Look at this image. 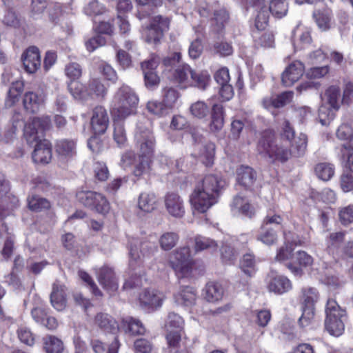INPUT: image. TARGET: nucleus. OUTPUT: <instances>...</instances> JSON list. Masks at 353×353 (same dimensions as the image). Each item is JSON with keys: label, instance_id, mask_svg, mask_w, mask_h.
Wrapping results in <instances>:
<instances>
[{"label": "nucleus", "instance_id": "nucleus-1", "mask_svg": "<svg viewBox=\"0 0 353 353\" xmlns=\"http://www.w3.org/2000/svg\"><path fill=\"white\" fill-rule=\"evenodd\" d=\"M50 128L51 120L48 116L34 117L24 125V137L28 143H36L32 159L37 163H48L51 160V144L48 140L43 139L44 132Z\"/></svg>", "mask_w": 353, "mask_h": 353}, {"label": "nucleus", "instance_id": "nucleus-2", "mask_svg": "<svg viewBox=\"0 0 353 353\" xmlns=\"http://www.w3.org/2000/svg\"><path fill=\"white\" fill-rule=\"evenodd\" d=\"M224 181L215 174L206 175L195 185L190 195V203L194 212L205 213L217 203L221 189Z\"/></svg>", "mask_w": 353, "mask_h": 353}, {"label": "nucleus", "instance_id": "nucleus-3", "mask_svg": "<svg viewBox=\"0 0 353 353\" xmlns=\"http://www.w3.org/2000/svg\"><path fill=\"white\" fill-rule=\"evenodd\" d=\"M291 141L275 139L274 134L270 131H265L257 145L259 152L269 158L285 162L292 157L290 146Z\"/></svg>", "mask_w": 353, "mask_h": 353}, {"label": "nucleus", "instance_id": "nucleus-4", "mask_svg": "<svg viewBox=\"0 0 353 353\" xmlns=\"http://www.w3.org/2000/svg\"><path fill=\"white\" fill-rule=\"evenodd\" d=\"M139 97L128 85H123L116 92L112 104V114L118 119H123L135 113Z\"/></svg>", "mask_w": 353, "mask_h": 353}, {"label": "nucleus", "instance_id": "nucleus-5", "mask_svg": "<svg viewBox=\"0 0 353 353\" xmlns=\"http://www.w3.org/2000/svg\"><path fill=\"white\" fill-rule=\"evenodd\" d=\"M326 318L325 326L327 332L333 336H341L345 330L347 321L346 311L342 309L334 299H329L325 307Z\"/></svg>", "mask_w": 353, "mask_h": 353}, {"label": "nucleus", "instance_id": "nucleus-6", "mask_svg": "<svg viewBox=\"0 0 353 353\" xmlns=\"http://www.w3.org/2000/svg\"><path fill=\"white\" fill-rule=\"evenodd\" d=\"M170 264L179 277L188 276L192 270V260L188 247L176 250L170 256Z\"/></svg>", "mask_w": 353, "mask_h": 353}, {"label": "nucleus", "instance_id": "nucleus-7", "mask_svg": "<svg viewBox=\"0 0 353 353\" xmlns=\"http://www.w3.org/2000/svg\"><path fill=\"white\" fill-rule=\"evenodd\" d=\"M77 199L79 203L101 214L109 212L110 203L101 194L90 190H81L77 193Z\"/></svg>", "mask_w": 353, "mask_h": 353}, {"label": "nucleus", "instance_id": "nucleus-8", "mask_svg": "<svg viewBox=\"0 0 353 353\" xmlns=\"http://www.w3.org/2000/svg\"><path fill=\"white\" fill-rule=\"evenodd\" d=\"M157 250V247L152 242L132 239L130 245V265L133 267L136 263L152 255Z\"/></svg>", "mask_w": 353, "mask_h": 353}, {"label": "nucleus", "instance_id": "nucleus-9", "mask_svg": "<svg viewBox=\"0 0 353 353\" xmlns=\"http://www.w3.org/2000/svg\"><path fill=\"white\" fill-rule=\"evenodd\" d=\"M135 139L139 148V155L150 158L154 151L155 140L150 128L138 124Z\"/></svg>", "mask_w": 353, "mask_h": 353}, {"label": "nucleus", "instance_id": "nucleus-10", "mask_svg": "<svg viewBox=\"0 0 353 353\" xmlns=\"http://www.w3.org/2000/svg\"><path fill=\"white\" fill-rule=\"evenodd\" d=\"M10 183L0 172V210H12L19 204L18 199L10 192Z\"/></svg>", "mask_w": 353, "mask_h": 353}, {"label": "nucleus", "instance_id": "nucleus-11", "mask_svg": "<svg viewBox=\"0 0 353 353\" xmlns=\"http://www.w3.org/2000/svg\"><path fill=\"white\" fill-rule=\"evenodd\" d=\"M267 288L270 292L282 294L292 289V283L286 276L271 272L267 277Z\"/></svg>", "mask_w": 353, "mask_h": 353}, {"label": "nucleus", "instance_id": "nucleus-12", "mask_svg": "<svg viewBox=\"0 0 353 353\" xmlns=\"http://www.w3.org/2000/svg\"><path fill=\"white\" fill-rule=\"evenodd\" d=\"M91 127L95 134H103L107 130L109 118L106 110L102 106H97L92 110Z\"/></svg>", "mask_w": 353, "mask_h": 353}, {"label": "nucleus", "instance_id": "nucleus-13", "mask_svg": "<svg viewBox=\"0 0 353 353\" xmlns=\"http://www.w3.org/2000/svg\"><path fill=\"white\" fill-rule=\"evenodd\" d=\"M167 212L176 218L182 217L185 214L184 203L182 198L176 193L169 192L164 198Z\"/></svg>", "mask_w": 353, "mask_h": 353}, {"label": "nucleus", "instance_id": "nucleus-14", "mask_svg": "<svg viewBox=\"0 0 353 353\" xmlns=\"http://www.w3.org/2000/svg\"><path fill=\"white\" fill-rule=\"evenodd\" d=\"M304 65L299 61H295L286 68L281 75L282 83L289 87L296 82L303 74Z\"/></svg>", "mask_w": 353, "mask_h": 353}, {"label": "nucleus", "instance_id": "nucleus-15", "mask_svg": "<svg viewBox=\"0 0 353 353\" xmlns=\"http://www.w3.org/2000/svg\"><path fill=\"white\" fill-rule=\"evenodd\" d=\"M21 60L26 72L34 73L41 67V57L35 46L28 48L22 54Z\"/></svg>", "mask_w": 353, "mask_h": 353}, {"label": "nucleus", "instance_id": "nucleus-16", "mask_svg": "<svg viewBox=\"0 0 353 353\" xmlns=\"http://www.w3.org/2000/svg\"><path fill=\"white\" fill-rule=\"evenodd\" d=\"M170 79L181 88H188L192 81V69L188 64L179 65L173 71Z\"/></svg>", "mask_w": 353, "mask_h": 353}, {"label": "nucleus", "instance_id": "nucleus-17", "mask_svg": "<svg viewBox=\"0 0 353 353\" xmlns=\"http://www.w3.org/2000/svg\"><path fill=\"white\" fill-rule=\"evenodd\" d=\"M97 273L99 283L110 294L117 290L118 283L111 268L103 267Z\"/></svg>", "mask_w": 353, "mask_h": 353}, {"label": "nucleus", "instance_id": "nucleus-18", "mask_svg": "<svg viewBox=\"0 0 353 353\" xmlns=\"http://www.w3.org/2000/svg\"><path fill=\"white\" fill-rule=\"evenodd\" d=\"M46 96L43 92H26L23 96V103L26 110L30 113L37 112L43 106Z\"/></svg>", "mask_w": 353, "mask_h": 353}, {"label": "nucleus", "instance_id": "nucleus-19", "mask_svg": "<svg viewBox=\"0 0 353 353\" xmlns=\"http://www.w3.org/2000/svg\"><path fill=\"white\" fill-rule=\"evenodd\" d=\"M165 299L163 293L154 290H144L139 295L140 305L143 307L157 308L161 307Z\"/></svg>", "mask_w": 353, "mask_h": 353}, {"label": "nucleus", "instance_id": "nucleus-20", "mask_svg": "<svg viewBox=\"0 0 353 353\" xmlns=\"http://www.w3.org/2000/svg\"><path fill=\"white\" fill-rule=\"evenodd\" d=\"M165 339L170 352L173 353H190L184 346L182 339V331H166Z\"/></svg>", "mask_w": 353, "mask_h": 353}, {"label": "nucleus", "instance_id": "nucleus-21", "mask_svg": "<svg viewBox=\"0 0 353 353\" xmlns=\"http://www.w3.org/2000/svg\"><path fill=\"white\" fill-rule=\"evenodd\" d=\"M336 136L339 139L348 141L342 145L340 157L342 156V150L345 147L353 152V118L350 119V122L343 121L336 131Z\"/></svg>", "mask_w": 353, "mask_h": 353}, {"label": "nucleus", "instance_id": "nucleus-22", "mask_svg": "<svg viewBox=\"0 0 353 353\" xmlns=\"http://www.w3.org/2000/svg\"><path fill=\"white\" fill-rule=\"evenodd\" d=\"M256 179V172L249 166H240L236 170V181L245 189L251 188Z\"/></svg>", "mask_w": 353, "mask_h": 353}, {"label": "nucleus", "instance_id": "nucleus-23", "mask_svg": "<svg viewBox=\"0 0 353 353\" xmlns=\"http://www.w3.org/2000/svg\"><path fill=\"white\" fill-rule=\"evenodd\" d=\"M346 233L343 231L330 233L325 239L326 249L334 257L345 241Z\"/></svg>", "mask_w": 353, "mask_h": 353}, {"label": "nucleus", "instance_id": "nucleus-24", "mask_svg": "<svg viewBox=\"0 0 353 353\" xmlns=\"http://www.w3.org/2000/svg\"><path fill=\"white\" fill-rule=\"evenodd\" d=\"M248 7L254 9L256 13L254 26L258 31L263 30L268 26L270 12L269 11L267 3H263L261 6H256L255 3H248Z\"/></svg>", "mask_w": 353, "mask_h": 353}, {"label": "nucleus", "instance_id": "nucleus-25", "mask_svg": "<svg viewBox=\"0 0 353 353\" xmlns=\"http://www.w3.org/2000/svg\"><path fill=\"white\" fill-rule=\"evenodd\" d=\"M94 323L106 333L116 334L119 330L115 319L106 313H98L95 316Z\"/></svg>", "mask_w": 353, "mask_h": 353}, {"label": "nucleus", "instance_id": "nucleus-26", "mask_svg": "<svg viewBox=\"0 0 353 353\" xmlns=\"http://www.w3.org/2000/svg\"><path fill=\"white\" fill-rule=\"evenodd\" d=\"M50 302L52 307L58 311L63 310L66 307L65 288L54 283L50 294Z\"/></svg>", "mask_w": 353, "mask_h": 353}, {"label": "nucleus", "instance_id": "nucleus-27", "mask_svg": "<svg viewBox=\"0 0 353 353\" xmlns=\"http://www.w3.org/2000/svg\"><path fill=\"white\" fill-rule=\"evenodd\" d=\"M234 239H225L220 248L221 259L225 264H232L237 258L238 252L233 246Z\"/></svg>", "mask_w": 353, "mask_h": 353}, {"label": "nucleus", "instance_id": "nucleus-28", "mask_svg": "<svg viewBox=\"0 0 353 353\" xmlns=\"http://www.w3.org/2000/svg\"><path fill=\"white\" fill-rule=\"evenodd\" d=\"M231 208L234 213H241L249 217H251L254 213V208L250 204L249 201L239 195L234 198Z\"/></svg>", "mask_w": 353, "mask_h": 353}, {"label": "nucleus", "instance_id": "nucleus-29", "mask_svg": "<svg viewBox=\"0 0 353 353\" xmlns=\"http://www.w3.org/2000/svg\"><path fill=\"white\" fill-rule=\"evenodd\" d=\"M158 199L152 192H143L138 199V207L144 212H151L157 207Z\"/></svg>", "mask_w": 353, "mask_h": 353}, {"label": "nucleus", "instance_id": "nucleus-30", "mask_svg": "<svg viewBox=\"0 0 353 353\" xmlns=\"http://www.w3.org/2000/svg\"><path fill=\"white\" fill-rule=\"evenodd\" d=\"M292 92H284L274 98H265L263 100V104L265 108H270L271 107L279 108L289 103L292 101Z\"/></svg>", "mask_w": 353, "mask_h": 353}, {"label": "nucleus", "instance_id": "nucleus-31", "mask_svg": "<svg viewBox=\"0 0 353 353\" xmlns=\"http://www.w3.org/2000/svg\"><path fill=\"white\" fill-rule=\"evenodd\" d=\"M174 299L176 303L179 305H192L196 300L195 291L189 286L181 287L179 291L174 294Z\"/></svg>", "mask_w": 353, "mask_h": 353}, {"label": "nucleus", "instance_id": "nucleus-32", "mask_svg": "<svg viewBox=\"0 0 353 353\" xmlns=\"http://www.w3.org/2000/svg\"><path fill=\"white\" fill-rule=\"evenodd\" d=\"M121 326L125 332H128L132 335H142L145 332L143 323L139 319L131 316L123 319Z\"/></svg>", "mask_w": 353, "mask_h": 353}, {"label": "nucleus", "instance_id": "nucleus-33", "mask_svg": "<svg viewBox=\"0 0 353 353\" xmlns=\"http://www.w3.org/2000/svg\"><path fill=\"white\" fill-rule=\"evenodd\" d=\"M325 95L330 107L335 110H339L341 104L343 103V98H341V90L339 86H330L326 90Z\"/></svg>", "mask_w": 353, "mask_h": 353}, {"label": "nucleus", "instance_id": "nucleus-34", "mask_svg": "<svg viewBox=\"0 0 353 353\" xmlns=\"http://www.w3.org/2000/svg\"><path fill=\"white\" fill-rule=\"evenodd\" d=\"M223 295V290L221 285L209 283L204 289V298L208 302H216L221 300Z\"/></svg>", "mask_w": 353, "mask_h": 353}, {"label": "nucleus", "instance_id": "nucleus-35", "mask_svg": "<svg viewBox=\"0 0 353 353\" xmlns=\"http://www.w3.org/2000/svg\"><path fill=\"white\" fill-rule=\"evenodd\" d=\"M307 145V137L306 134L301 133L294 143L291 142L290 148H292V157H300L303 156L306 152Z\"/></svg>", "mask_w": 353, "mask_h": 353}, {"label": "nucleus", "instance_id": "nucleus-36", "mask_svg": "<svg viewBox=\"0 0 353 353\" xmlns=\"http://www.w3.org/2000/svg\"><path fill=\"white\" fill-rule=\"evenodd\" d=\"M56 150L61 156L65 157H72L76 153V143L74 140H60L57 143Z\"/></svg>", "mask_w": 353, "mask_h": 353}, {"label": "nucleus", "instance_id": "nucleus-37", "mask_svg": "<svg viewBox=\"0 0 353 353\" xmlns=\"http://www.w3.org/2000/svg\"><path fill=\"white\" fill-rule=\"evenodd\" d=\"M43 347L46 353H62L63 343L57 337L48 335L43 338Z\"/></svg>", "mask_w": 353, "mask_h": 353}, {"label": "nucleus", "instance_id": "nucleus-38", "mask_svg": "<svg viewBox=\"0 0 353 353\" xmlns=\"http://www.w3.org/2000/svg\"><path fill=\"white\" fill-rule=\"evenodd\" d=\"M224 123L223 108L220 104H214L212 110V121L210 128L212 130H220Z\"/></svg>", "mask_w": 353, "mask_h": 353}, {"label": "nucleus", "instance_id": "nucleus-39", "mask_svg": "<svg viewBox=\"0 0 353 353\" xmlns=\"http://www.w3.org/2000/svg\"><path fill=\"white\" fill-rule=\"evenodd\" d=\"M192 80L190 86H194L201 90H205L211 81V78L210 74L206 70L196 72L192 70Z\"/></svg>", "mask_w": 353, "mask_h": 353}, {"label": "nucleus", "instance_id": "nucleus-40", "mask_svg": "<svg viewBox=\"0 0 353 353\" xmlns=\"http://www.w3.org/2000/svg\"><path fill=\"white\" fill-rule=\"evenodd\" d=\"M241 270L248 276H252L256 272V261L251 253L243 254L239 264Z\"/></svg>", "mask_w": 353, "mask_h": 353}, {"label": "nucleus", "instance_id": "nucleus-41", "mask_svg": "<svg viewBox=\"0 0 353 353\" xmlns=\"http://www.w3.org/2000/svg\"><path fill=\"white\" fill-rule=\"evenodd\" d=\"M314 17L315 18L317 26L322 30H326L330 28V21L332 19V11L328 8L319 10L314 12Z\"/></svg>", "mask_w": 353, "mask_h": 353}, {"label": "nucleus", "instance_id": "nucleus-42", "mask_svg": "<svg viewBox=\"0 0 353 353\" xmlns=\"http://www.w3.org/2000/svg\"><path fill=\"white\" fill-rule=\"evenodd\" d=\"M269 11L276 18H282L287 14L288 3L287 0H270L268 6Z\"/></svg>", "mask_w": 353, "mask_h": 353}, {"label": "nucleus", "instance_id": "nucleus-43", "mask_svg": "<svg viewBox=\"0 0 353 353\" xmlns=\"http://www.w3.org/2000/svg\"><path fill=\"white\" fill-rule=\"evenodd\" d=\"M179 236L178 234L173 232L163 233L159 239L160 247L163 250H170L178 243Z\"/></svg>", "mask_w": 353, "mask_h": 353}, {"label": "nucleus", "instance_id": "nucleus-44", "mask_svg": "<svg viewBox=\"0 0 353 353\" xmlns=\"http://www.w3.org/2000/svg\"><path fill=\"white\" fill-rule=\"evenodd\" d=\"M142 34L147 43L154 44L158 43L163 36L161 31H159L151 23L150 26L143 28Z\"/></svg>", "mask_w": 353, "mask_h": 353}, {"label": "nucleus", "instance_id": "nucleus-45", "mask_svg": "<svg viewBox=\"0 0 353 353\" xmlns=\"http://www.w3.org/2000/svg\"><path fill=\"white\" fill-rule=\"evenodd\" d=\"M317 176L323 181H329L334 174V168L331 163H319L315 167Z\"/></svg>", "mask_w": 353, "mask_h": 353}, {"label": "nucleus", "instance_id": "nucleus-46", "mask_svg": "<svg viewBox=\"0 0 353 353\" xmlns=\"http://www.w3.org/2000/svg\"><path fill=\"white\" fill-rule=\"evenodd\" d=\"M150 169V158L139 155L138 159L134 163L133 174L134 176L140 177L148 173Z\"/></svg>", "mask_w": 353, "mask_h": 353}, {"label": "nucleus", "instance_id": "nucleus-47", "mask_svg": "<svg viewBox=\"0 0 353 353\" xmlns=\"http://www.w3.org/2000/svg\"><path fill=\"white\" fill-rule=\"evenodd\" d=\"M28 207L32 211L39 212L50 208V202L37 195H32L28 199Z\"/></svg>", "mask_w": 353, "mask_h": 353}, {"label": "nucleus", "instance_id": "nucleus-48", "mask_svg": "<svg viewBox=\"0 0 353 353\" xmlns=\"http://www.w3.org/2000/svg\"><path fill=\"white\" fill-rule=\"evenodd\" d=\"M121 120L117 118V120L114 121L113 132L114 139L119 146L123 145L127 141L125 130Z\"/></svg>", "mask_w": 353, "mask_h": 353}, {"label": "nucleus", "instance_id": "nucleus-49", "mask_svg": "<svg viewBox=\"0 0 353 353\" xmlns=\"http://www.w3.org/2000/svg\"><path fill=\"white\" fill-rule=\"evenodd\" d=\"M194 241L196 251H202L207 249L216 250L218 246L214 240L205 236H197L195 237Z\"/></svg>", "mask_w": 353, "mask_h": 353}, {"label": "nucleus", "instance_id": "nucleus-50", "mask_svg": "<svg viewBox=\"0 0 353 353\" xmlns=\"http://www.w3.org/2000/svg\"><path fill=\"white\" fill-rule=\"evenodd\" d=\"M215 146L212 143L205 145L199 154L201 161L206 166L212 165L214 157Z\"/></svg>", "mask_w": 353, "mask_h": 353}, {"label": "nucleus", "instance_id": "nucleus-51", "mask_svg": "<svg viewBox=\"0 0 353 353\" xmlns=\"http://www.w3.org/2000/svg\"><path fill=\"white\" fill-rule=\"evenodd\" d=\"M183 319L178 314L172 312L168 316L165 327L166 331H183Z\"/></svg>", "mask_w": 353, "mask_h": 353}, {"label": "nucleus", "instance_id": "nucleus-52", "mask_svg": "<svg viewBox=\"0 0 353 353\" xmlns=\"http://www.w3.org/2000/svg\"><path fill=\"white\" fill-rule=\"evenodd\" d=\"M301 299L305 307H313L314 303L317 301L319 296L316 290L314 288L307 287L302 289Z\"/></svg>", "mask_w": 353, "mask_h": 353}, {"label": "nucleus", "instance_id": "nucleus-53", "mask_svg": "<svg viewBox=\"0 0 353 353\" xmlns=\"http://www.w3.org/2000/svg\"><path fill=\"white\" fill-rule=\"evenodd\" d=\"M22 89L23 83L21 81H16L12 83V85L8 92V99L6 101L8 105H12L18 101Z\"/></svg>", "mask_w": 353, "mask_h": 353}, {"label": "nucleus", "instance_id": "nucleus-54", "mask_svg": "<svg viewBox=\"0 0 353 353\" xmlns=\"http://www.w3.org/2000/svg\"><path fill=\"white\" fill-rule=\"evenodd\" d=\"M261 234L257 237L258 240L266 245H272L276 241L277 235L272 228L261 225Z\"/></svg>", "mask_w": 353, "mask_h": 353}, {"label": "nucleus", "instance_id": "nucleus-55", "mask_svg": "<svg viewBox=\"0 0 353 353\" xmlns=\"http://www.w3.org/2000/svg\"><path fill=\"white\" fill-rule=\"evenodd\" d=\"M179 98V93L172 88H165L163 90V102L169 109L174 106Z\"/></svg>", "mask_w": 353, "mask_h": 353}, {"label": "nucleus", "instance_id": "nucleus-56", "mask_svg": "<svg viewBox=\"0 0 353 353\" xmlns=\"http://www.w3.org/2000/svg\"><path fill=\"white\" fill-rule=\"evenodd\" d=\"M147 109L150 113L159 117L166 114L169 111V109L163 102L157 101H148L147 103Z\"/></svg>", "mask_w": 353, "mask_h": 353}, {"label": "nucleus", "instance_id": "nucleus-57", "mask_svg": "<svg viewBox=\"0 0 353 353\" xmlns=\"http://www.w3.org/2000/svg\"><path fill=\"white\" fill-rule=\"evenodd\" d=\"M190 110L192 114L199 119L205 117L209 113L208 106L201 101H198L192 104Z\"/></svg>", "mask_w": 353, "mask_h": 353}, {"label": "nucleus", "instance_id": "nucleus-58", "mask_svg": "<svg viewBox=\"0 0 353 353\" xmlns=\"http://www.w3.org/2000/svg\"><path fill=\"white\" fill-rule=\"evenodd\" d=\"M255 44L262 48H272L274 46V36L270 32H265L258 37L256 33H254Z\"/></svg>", "mask_w": 353, "mask_h": 353}, {"label": "nucleus", "instance_id": "nucleus-59", "mask_svg": "<svg viewBox=\"0 0 353 353\" xmlns=\"http://www.w3.org/2000/svg\"><path fill=\"white\" fill-rule=\"evenodd\" d=\"M228 20V14L225 10H219L214 12V17L212 19V25L214 31L219 32L224 27L225 23Z\"/></svg>", "mask_w": 353, "mask_h": 353}, {"label": "nucleus", "instance_id": "nucleus-60", "mask_svg": "<svg viewBox=\"0 0 353 353\" xmlns=\"http://www.w3.org/2000/svg\"><path fill=\"white\" fill-rule=\"evenodd\" d=\"M5 282L15 290H25L24 285L14 270L5 276Z\"/></svg>", "mask_w": 353, "mask_h": 353}, {"label": "nucleus", "instance_id": "nucleus-61", "mask_svg": "<svg viewBox=\"0 0 353 353\" xmlns=\"http://www.w3.org/2000/svg\"><path fill=\"white\" fill-rule=\"evenodd\" d=\"M203 51V45L201 38L199 36L191 42L188 53L190 58L196 59L200 57Z\"/></svg>", "mask_w": 353, "mask_h": 353}, {"label": "nucleus", "instance_id": "nucleus-62", "mask_svg": "<svg viewBox=\"0 0 353 353\" xmlns=\"http://www.w3.org/2000/svg\"><path fill=\"white\" fill-rule=\"evenodd\" d=\"M105 8L97 1H92L84 8V12L89 16H96L103 14Z\"/></svg>", "mask_w": 353, "mask_h": 353}, {"label": "nucleus", "instance_id": "nucleus-63", "mask_svg": "<svg viewBox=\"0 0 353 353\" xmlns=\"http://www.w3.org/2000/svg\"><path fill=\"white\" fill-rule=\"evenodd\" d=\"M19 340L28 345H32L34 343V337L30 329L26 327H21L17 330Z\"/></svg>", "mask_w": 353, "mask_h": 353}, {"label": "nucleus", "instance_id": "nucleus-64", "mask_svg": "<svg viewBox=\"0 0 353 353\" xmlns=\"http://www.w3.org/2000/svg\"><path fill=\"white\" fill-rule=\"evenodd\" d=\"M65 72L68 78L74 81L81 76L82 71L79 64L71 63L65 66Z\"/></svg>", "mask_w": 353, "mask_h": 353}]
</instances>
